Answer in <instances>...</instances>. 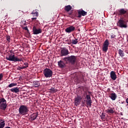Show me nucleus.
<instances>
[{
  "mask_svg": "<svg viewBox=\"0 0 128 128\" xmlns=\"http://www.w3.org/2000/svg\"><path fill=\"white\" fill-rule=\"evenodd\" d=\"M28 112V108L26 105H21L19 108V114L21 116H25Z\"/></svg>",
  "mask_w": 128,
  "mask_h": 128,
  "instance_id": "f257e3e1",
  "label": "nucleus"
},
{
  "mask_svg": "<svg viewBox=\"0 0 128 128\" xmlns=\"http://www.w3.org/2000/svg\"><path fill=\"white\" fill-rule=\"evenodd\" d=\"M6 60H9L10 62H22V58H18V56H16L14 54L8 55L6 56Z\"/></svg>",
  "mask_w": 128,
  "mask_h": 128,
  "instance_id": "f03ea898",
  "label": "nucleus"
},
{
  "mask_svg": "<svg viewBox=\"0 0 128 128\" xmlns=\"http://www.w3.org/2000/svg\"><path fill=\"white\" fill-rule=\"evenodd\" d=\"M62 60L68 63V62H70L72 64H74L76 63V58L74 56H71L68 57H65Z\"/></svg>",
  "mask_w": 128,
  "mask_h": 128,
  "instance_id": "7ed1b4c3",
  "label": "nucleus"
},
{
  "mask_svg": "<svg viewBox=\"0 0 128 128\" xmlns=\"http://www.w3.org/2000/svg\"><path fill=\"white\" fill-rule=\"evenodd\" d=\"M6 106H8V104H6V100L4 98H0V110H6Z\"/></svg>",
  "mask_w": 128,
  "mask_h": 128,
  "instance_id": "20e7f679",
  "label": "nucleus"
},
{
  "mask_svg": "<svg viewBox=\"0 0 128 128\" xmlns=\"http://www.w3.org/2000/svg\"><path fill=\"white\" fill-rule=\"evenodd\" d=\"M45 78H52V70L50 68H46L43 70Z\"/></svg>",
  "mask_w": 128,
  "mask_h": 128,
  "instance_id": "39448f33",
  "label": "nucleus"
},
{
  "mask_svg": "<svg viewBox=\"0 0 128 128\" xmlns=\"http://www.w3.org/2000/svg\"><path fill=\"white\" fill-rule=\"evenodd\" d=\"M110 44V42H108V40H106L103 44L102 47V51L104 52H108V45Z\"/></svg>",
  "mask_w": 128,
  "mask_h": 128,
  "instance_id": "423d86ee",
  "label": "nucleus"
},
{
  "mask_svg": "<svg viewBox=\"0 0 128 128\" xmlns=\"http://www.w3.org/2000/svg\"><path fill=\"white\" fill-rule=\"evenodd\" d=\"M69 54L70 52H68V50L66 48H62L60 51V56H66Z\"/></svg>",
  "mask_w": 128,
  "mask_h": 128,
  "instance_id": "0eeeda50",
  "label": "nucleus"
},
{
  "mask_svg": "<svg viewBox=\"0 0 128 128\" xmlns=\"http://www.w3.org/2000/svg\"><path fill=\"white\" fill-rule=\"evenodd\" d=\"M82 98L80 96H78L76 98H75V100H74V104L75 106H78L80 104V102H82Z\"/></svg>",
  "mask_w": 128,
  "mask_h": 128,
  "instance_id": "6e6552de",
  "label": "nucleus"
},
{
  "mask_svg": "<svg viewBox=\"0 0 128 128\" xmlns=\"http://www.w3.org/2000/svg\"><path fill=\"white\" fill-rule=\"evenodd\" d=\"M32 30H33L34 34H42V29L40 28L37 29L36 26H34L33 27Z\"/></svg>",
  "mask_w": 128,
  "mask_h": 128,
  "instance_id": "1a4fd4ad",
  "label": "nucleus"
},
{
  "mask_svg": "<svg viewBox=\"0 0 128 128\" xmlns=\"http://www.w3.org/2000/svg\"><path fill=\"white\" fill-rule=\"evenodd\" d=\"M76 30V28L74 26H70L68 28H67L65 30V32H68V34H70V32H74Z\"/></svg>",
  "mask_w": 128,
  "mask_h": 128,
  "instance_id": "9d476101",
  "label": "nucleus"
},
{
  "mask_svg": "<svg viewBox=\"0 0 128 128\" xmlns=\"http://www.w3.org/2000/svg\"><path fill=\"white\" fill-rule=\"evenodd\" d=\"M118 24H119V26L120 28H126V22H124V20H119L118 22Z\"/></svg>",
  "mask_w": 128,
  "mask_h": 128,
  "instance_id": "9b49d317",
  "label": "nucleus"
},
{
  "mask_svg": "<svg viewBox=\"0 0 128 128\" xmlns=\"http://www.w3.org/2000/svg\"><path fill=\"white\" fill-rule=\"evenodd\" d=\"M110 76L112 80H116V74L114 71H112L110 73Z\"/></svg>",
  "mask_w": 128,
  "mask_h": 128,
  "instance_id": "f8f14e48",
  "label": "nucleus"
},
{
  "mask_svg": "<svg viewBox=\"0 0 128 128\" xmlns=\"http://www.w3.org/2000/svg\"><path fill=\"white\" fill-rule=\"evenodd\" d=\"M109 98H110L112 100H116L117 98L116 94V93H111Z\"/></svg>",
  "mask_w": 128,
  "mask_h": 128,
  "instance_id": "ddd939ff",
  "label": "nucleus"
},
{
  "mask_svg": "<svg viewBox=\"0 0 128 128\" xmlns=\"http://www.w3.org/2000/svg\"><path fill=\"white\" fill-rule=\"evenodd\" d=\"M58 66L59 68H64L66 66V64L64 62V61L60 60V61L58 62Z\"/></svg>",
  "mask_w": 128,
  "mask_h": 128,
  "instance_id": "4468645a",
  "label": "nucleus"
},
{
  "mask_svg": "<svg viewBox=\"0 0 128 128\" xmlns=\"http://www.w3.org/2000/svg\"><path fill=\"white\" fill-rule=\"evenodd\" d=\"M38 114V113H33L32 114L30 115L32 120H36Z\"/></svg>",
  "mask_w": 128,
  "mask_h": 128,
  "instance_id": "2eb2a0df",
  "label": "nucleus"
},
{
  "mask_svg": "<svg viewBox=\"0 0 128 128\" xmlns=\"http://www.w3.org/2000/svg\"><path fill=\"white\" fill-rule=\"evenodd\" d=\"M106 112L107 114H114V108H108L106 110Z\"/></svg>",
  "mask_w": 128,
  "mask_h": 128,
  "instance_id": "dca6fc26",
  "label": "nucleus"
},
{
  "mask_svg": "<svg viewBox=\"0 0 128 128\" xmlns=\"http://www.w3.org/2000/svg\"><path fill=\"white\" fill-rule=\"evenodd\" d=\"M10 90L12 92H15V94H18V92H20V88H18V87H16L15 88H12Z\"/></svg>",
  "mask_w": 128,
  "mask_h": 128,
  "instance_id": "f3484780",
  "label": "nucleus"
},
{
  "mask_svg": "<svg viewBox=\"0 0 128 128\" xmlns=\"http://www.w3.org/2000/svg\"><path fill=\"white\" fill-rule=\"evenodd\" d=\"M86 14H87V12L82 10H79L78 11V14H81L83 16H86Z\"/></svg>",
  "mask_w": 128,
  "mask_h": 128,
  "instance_id": "a211bd4d",
  "label": "nucleus"
},
{
  "mask_svg": "<svg viewBox=\"0 0 128 128\" xmlns=\"http://www.w3.org/2000/svg\"><path fill=\"white\" fill-rule=\"evenodd\" d=\"M33 86H34V88H38V86H40V82H38V81L34 82Z\"/></svg>",
  "mask_w": 128,
  "mask_h": 128,
  "instance_id": "6ab92c4d",
  "label": "nucleus"
},
{
  "mask_svg": "<svg viewBox=\"0 0 128 128\" xmlns=\"http://www.w3.org/2000/svg\"><path fill=\"white\" fill-rule=\"evenodd\" d=\"M72 6H70V5H68V6H66L64 7V10H66V12H70V10H72Z\"/></svg>",
  "mask_w": 128,
  "mask_h": 128,
  "instance_id": "aec40b11",
  "label": "nucleus"
},
{
  "mask_svg": "<svg viewBox=\"0 0 128 128\" xmlns=\"http://www.w3.org/2000/svg\"><path fill=\"white\" fill-rule=\"evenodd\" d=\"M118 54L122 58H123V56H124V51L122 50L121 49H120L118 50Z\"/></svg>",
  "mask_w": 128,
  "mask_h": 128,
  "instance_id": "412c9836",
  "label": "nucleus"
},
{
  "mask_svg": "<svg viewBox=\"0 0 128 128\" xmlns=\"http://www.w3.org/2000/svg\"><path fill=\"white\" fill-rule=\"evenodd\" d=\"M86 104L87 106H92V100H86Z\"/></svg>",
  "mask_w": 128,
  "mask_h": 128,
  "instance_id": "4be33fe9",
  "label": "nucleus"
},
{
  "mask_svg": "<svg viewBox=\"0 0 128 128\" xmlns=\"http://www.w3.org/2000/svg\"><path fill=\"white\" fill-rule=\"evenodd\" d=\"M119 12L120 14H127L126 10H124V9L120 10Z\"/></svg>",
  "mask_w": 128,
  "mask_h": 128,
  "instance_id": "5701e85b",
  "label": "nucleus"
},
{
  "mask_svg": "<svg viewBox=\"0 0 128 128\" xmlns=\"http://www.w3.org/2000/svg\"><path fill=\"white\" fill-rule=\"evenodd\" d=\"M50 92H58L57 89L52 87L50 88Z\"/></svg>",
  "mask_w": 128,
  "mask_h": 128,
  "instance_id": "b1692460",
  "label": "nucleus"
},
{
  "mask_svg": "<svg viewBox=\"0 0 128 128\" xmlns=\"http://www.w3.org/2000/svg\"><path fill=\"white\" fill-rule=\"evenodd\" d=\"M4 126H6V123L4 122V121H2L0 122V128H4Z\"/></svg>",
  "mask_w": 128,
  "mask_h": 128,
  "instance_id": "393cba45",
  "label": "nucleus"
},
{
  "mask_svg": "<svg viewBox=\"0 0 128 128\" xmlns=\"http://www.w3.org/2000/svg\"><path fill=\"white\" fill-rule=\"evenodd\" d=\"M17 84L16 83H12L8 86V88H12L13 86H16Z\"/></svg>",
  "mask_w": 128,
  "mask_h": 128,
  "instance_id": "a878e982",
  "label": "nucleus"
},
{
  "mask_svg": "<svg viewBox=\"0 0 128 128\" xmlns=\"http://www.w3.org/2000/svg\"><path fill=\"white\" fill-rule=\"evenodd\" d=\"M32 14H33V16H38V12L33 11L32 12Z\"/></svg>",
  "mask_w": 128,
  "mask_h": 128,
  "instance_id": "bb28decb",
  "label": "nucleus"
},
{
  "mask_svg": "<svg viewBox=\"0 0 128 128\" xmlns=\"http://www.w3.org/2000/svg\"><path fill=\"white\" fill-rule=\"evenodd\" d=\"M86 100H92V98H90V94L86 95Z\"/></svg>",
  "mask_w": 128,
  "mask_h": 128,
  "instance_id": "cd10ccee",
  "label": "nucleus"
},
{
  "mask_svg": "<svg viewBox=\"0 0 128 128\" xmlns=\"http://www.w3.org/2000/svg\"><path fill=\"white\" fill-rule=\"evenodd\" d=\"M78 42V39L72 40V44H76Z\"/></svg>",
  "mask_w": 128,
  "mask_h": 128,
  "instance_id": "c85d7f7f",
  "label": "nucleus"
},
{
  "mask_svg": "<svg viewBox=\"0 0 128 128\" xmlns=\"http://www.w3.org/2000/svg\"><path fill=\"white\" fill-rule=\"evenodd\" d=\"M100 118L102 120H104V118H106V114L102 112L100 116Z\"/></svg>",
  "mask_w": 128,
  "mask_h": 128,
  "instance_id": "c756f323",
  "label": "nucleus"
},
{
  "mask_svg": "<svg viewBox=\"0 0 128 128\" xmlns=\"http://www.w3.org/2000/svg\"><path fill=\"white\" fill-rule=\"evenodd\" d=\"M6 40L8 42H10V36H7L6 37Z\"/></svg>",
  "mask_w": 128,
  "mask_h": 128,
  "instance_id": "7c9ffc66",
  "label": "nucleus"
},
{
  "mask_svg": "<svg viewBox=\"0 0 128 128\" xmlns=\"http://www.w3.org/2000/svg\"><path fill=\"white\" fill-rule=\"evenodd\" d=\"M24 68H26V67H24V66H18V70H24Z\"/></svg>",
  "mask_w": 128,
  "mask_h": 128,
  "instance_id": "2f4dec72",
  "label": "nucleus"
},
{
  "mask_svg": "<svg viewBox=\"0 0 128 128\" xmlns=\"http://www.w3.org/2000/svg\"><path fill=\"white\" fill-rule=\"evenodd\" d=\"M24 68H28V63L26 62V63H24Z\"/></svg>",
  "mask_w": 128,
  "mask_h": 128,
  "instance_id": "473e14b6",
  "label": "nucleus"
},
{
  "mask_svg": "<svg viewBox=\"0 0 128 128\" xmlns=\"http://www.w3.org/2000/svg\"><path fill=\"white\" fill-rule=\"evenodd\" d=\"M116 36L114 35V34H111L110 36V38H116Z\"/></svg>",
  "mask_w": 128,
  "mask_h": 128,
  "instance_id": "72a5a7b5",
  "label": "nucleus"
},
{
  "mask_svg": "<svg viewBox=\"0 0 128 128\" xmlns=\"http://www.w3.org/2000/svg\"><path fill=\"white\" fill-rule=\"evenodd\" d=\"M2 78H4V74H0V82L2 80Z\"/></svg>",
  "mask_w": 128,
  "mask_h": 128,
  "instance_id": "f704fd0d",
  "label": "nucleus"
},
{
  "mask_svg": "<svg viewBox=\"0 0 128 128\" xmlns=\"http://www.w3.org/2000/svg\"><path fill=\"white\" fill-rule=\"evenodd\" d=\"M22 24H23V26H26V20H22Z\"/></svg>",
  "mask_w": 128,
  "mask_h": 128,
  "instance_id": "c9c22d12",
  "label": "nucleus"
},
{
  "mask_svg": "<svg viewBox=\"0 0 128 128\" xmlns=\"http://www.w3.org/2000/svg\"><path fill=\"white\" fill-rule=\"evenodd\" d=\"M23 30H28V26L26 27H22Z\"/></svg>",
  "mask_w": 128,
  "mask_h": 128,
  "instance_id": "e433bc0d",
  "label": "nucleus"
},
{
  "mask_svg": "<svg viewBox=\"0 0 128 128\" xmlns=\"http://www.w3.org/2000/svg\"><path fill=\"white\" fill-rule=\"evenodd\" d=\"M126 104H128L126 106H128V98H127L126 99Z\"/></svg>",
  "mask_w": 128,
  "mask_h": 128,
  "instance_id": "4c0bfd02",
  "label": "nucleus"
},
{
  "mask_svg": "<svg viewBox=\"0 0 128 128\" xmlns=\"http://www.w3.org/2000/svg\"><path fill=\"white\" fill-rule=\"evenodd\" d=\"M36 20V18H32V20Z\"/></svg>",
  "mask_w": 128,
  "mask_h": 128,
  "instance_id": "58836bf2",
  "label": "nucleus"
},
{
  "mask_svg": "<svg viewBox=\"0 0 128 128\" xmlns=\"http://www.w3.org/2000/svg\"><path fill=\"white\" fill-rule=\"evenodd\" d=\"M78 18H82V14H78Z\"/></svg>",
  "mask_w": 128,
  "mask_h": 128,
  "instance_id": "ea45409f",
  "label": "nucleus"
},
{
  "mask_svg": "<svg viewBox=\"0 0 128 128\" xmlns=\"http://www.w3.org/2000/svg\"><path fill=\"white\" fill-rule=\"evenodd\" d=\"M124 102H122V104H124Z\"/></svg>",
  "mask_w": 128,
  "mask_h": 128,
  "instance_id": "a19ab883",
  "label": "nucleus"
},
{
  "mask_svg": "<svg viewBox=\"0 0 128 128\" xmlns=\"http://www.w3.org/2000/svg\"><path fill=\"white\" fill-rule=\"evenodd\" d=\"M76 80H78V78H76Z\"/></svg>",
  "mask_w": 128,
  "mask_h": 128,
  "instance_id": "79ce46f5",
  "label": "nucleus"
}]
</instances>
